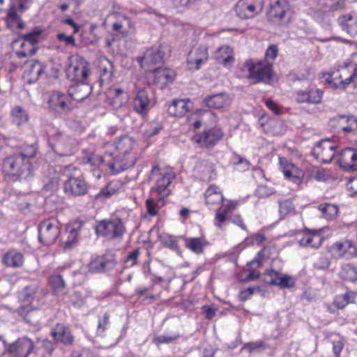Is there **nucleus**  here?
I'll use <instances>...</instances> for the list:
<instances>
[{"instance_id":"obj_1","label":"nucleus","mask_w":357,"mask_h":357,"mask_svg":"<svg viewBox=\"0 0 357 357\" xmlns=\"http://www.w3.org/2000/svg\"><path fill=\"white\" fill-rule=\"evenodd\" d=\"M36 154V148L31 146L28 153L20 152L5 157L1 163V172L13 181H29L34 176Z\"/></svg>"},{"instance_id":"obj_2","label":"nucleus","mask_w":357,"mask_h":357,"mask_svg":"<svg viewBox=\"0 0 357 357\" xmlns=\"http://www.w3.org/2000/svg\"><path fill=\"white\" fill-rule=\"evenodd\" d=\"M174 178L175 174L172 171L154 166L150 174V195L167 197L170 194V184Z\"/></svg>"},{"instance_id":"obj_3","label":"nucleus","mask_w":357,"mask_h":357,"mask_svg":"<svg viewBox=\"0 0 357 357\" xmlns=\"http://www.w3.org/2000/svg\"><path fill=\"white\" fill-rule=\"evenodd\" d=\"M95 231L97 236L108 240H121L126 229L121 219L113 218L97 222Z\"/></svg>"},{"instance_id":"obj_4","label":"nucleus","mask_w":357,"mask_h":357,"mask_svg":"<svg viewBox=\"0 0 357 357\" xmlns=\"http://www.w3.org/2000/svg\"><path fill=\"white\" fill-rule=\"evenodd\" d=\"M243 70L248 73V77L255 83L266 82L272 77V63L250 59L245 62Z\"/></svg>"},{"instance_id":"obj_5","label":"nucleus","mask_w":357,"mask_h":357,"mask_svg":"<svg viewBox=\"0 0 357 357\" xmlns=\"http://www.w3.org/2000/svg\"><path fill=\"white\" fill-rule=\"evenodd\" d=\"M90 74L89 62L82 56L75 54L69 57L66 75L69 79L84 81Z\"/></svg>"},{"instance_id":"obj_6","label":"nucleus","mask_w":357,"mask_h":357,"mask_svg":"<svg viewBox=\"0 0 357 357\" xmlns=\"http://www.w3.org/2000/svg\"><path fill=\"white\" fill-rule=\"evenodd\" d=\"M77 169L75 166L66 165L63 169V172L68 177L64 183V191L66 194L73 196L82 195L86 192V182L79 177H75Z\"/></svg>"},{"instance_id":"obj_7","label":"nucleus","mask_w":357,"mask_h":357,"mask_svg":"<svg viewBox=\"0 0 357 357\" xmlns=\"http://www.w3.org/2000/svg\"><path fill=\"white\" fill-rule=\"evenodd\" d=\"M38 238L45 245L53 244L60 234V226L55 219H47L38 225Z\"/></svg>"},{"instance_id":"obj_8","label":"nucleus","mask_w":357,"mask_h":357,"mask_svg":"<svg viewBox=\"0 0 357 357\" xmlns=\"http://www.w3.org/2000/svg\"><path fill=\"white\" fill-rule=\"evenodd\" d=\"M324 91L314 86L295 90L293 100L300 104L317 105L321 102Z\"/></svg>"},{"instance_id":"obj_9","label":"nucleus","mask_w":357,"mask_h":357,"mask_svg":"<svg viewBox=\"0 0 357 357\" xmlns=\"http://www.w3.org/2000/svg\"><path fill=\"white\" fill-rule=\"evenodd\" d=\"M264 8V0H238L236 4V15L242 19L252 18Z\"/></svg>"},{"instance_id":"obj_10","label":"nucleus","mask_w":357,"mask_h":357,"mask_svg":"<svg viewBox=\"0 0 357 357\" xmlns=\"http://www.w3.org/2000/svg\"><path fill=\"white\" fill-rule=\"evenodd\" d=\"M288 10L289 3L287 0H271L268 20L274 24L282 25L284 23L285 13Z\"/></svg>"},{"instance_id":"obj_11","label":"nucleus","mask_w":357,"mask_h":357,"mask_svg":"<svg viewBox=\"0 0 357 357\" xmlns=\"http://www.w3.org/2000/svg\"><path fill=\"white\" fill-rule=\"evenodd\" d=\"M326 82L334 89L344 90L351 84L349 75L346 66L326 75Z\"/></svg>"},{"instance_id":"obj_12","label":"nucleus","mask_w":357,"mask_h":357,"mask_svg":"<svg viewBox=\"0 0 357 357\" xmlns=\"http://www.w3.org/2000/svg\"><path fill=\"white\" fill-rule=\"evenodd\" d=\"M222 137L223 132L220 128H213L195 135L192 140L202 147L210 148L214 146Z\"/></svg>"},{"instance_id":"obj_13","label":"nucleus","mask_w":357,"mask_h":357,"mask_svg":"<svg viewBox=\"0 0 357 357\" xmlns=\"http://www.w3.org/2000/svg\"><path fill=\"white\" fill-rule=\"evenodd\" d=\"M48 142L54 151L60 155H67L71 151V139L59 131L49 136Z\"/></svg>"},{"instance_id":"obj_14","label":"nucleus","mask_w":357,"mask_h":357,"mask_svg":"<svg viewBox=\"0 0 357 357\" xmlns=\"http://www.w3.org/2000/svg\"><path fill=\"white\" fill-rule=\"evenodd\" d=\"M33 348V341L24 336L11 343L8 348V351L13 357H28Z\"/></svg>"},{"instance_id":"obj_15","label":"nucleus","mask_w":357,"mask_h":357,"mask_svg":"<svg viewBox=\"0 0 357 357\" xmlns=\"http://www.w3.org/2000/svg\"><path fill=\"white\" fill-rule=\"evenodd\" d=\"M133 146L132 139L128 136L123 135L120 137L113 144L107 142L105 145V154L112 156L118 153V155H126L130 152Z\"/></svg>"},{"instance_id":"obj_16","label":"nucleus","mask_w":357,"mask_h":357,"mask_svg":"<svg viewBox=\"0 0 357 357\" xmlns=\"http://www.w3.org/2000/svg\"><path fill=\"white\" fill-rule=\"evenodd\" d=\"M208 58V48L206 45H199L194 47L188 53L187 64L192 70H199L201 65L206 63Z\"/></svg>"},{"instance_id":"obj_17","label":"nucleus","mask_w":357,"mask_h":357,"mask_svg":"<svg viewBox=\"0 0 357 357\" xmlns=\"http://www.w3.org/2000/svg\"><path fill=\"white\" fill-rule=\"evenodd\" d=\"M40 36L38 33H29L22 38L14 42V45H19L20 47H27V50H16L15 54L19 58H26L33 55L36 52L35 44L38 42Z\"/></svg>"},{"instance_id":"obj_18","label":"nucleus","mask_w":357,"mask_h":357,"mask_svg":"<svg viewBox=\"0 0 357 357\" xmlns=\"http://www.w3.org/2000/svg\"><path fill=\"white\" fill-rule=\"evenodd\" d=\"M331 252L337 258L351 259L357 256V248L351 241L344 240L333 243L331 247Z\"/></svg>"},{"instance_id":"obj_19","label":"nucleus","mask_w":357,"mask_h":357,"mask_svg":"<svg viewBox=\"0 0 357 357\" xmlns=\"http://www.w3.org/2000/svg\"><path fill=\"white\" fill-rule=\"evenodd\" d=\"M317 159L323 162H330L335 155V146L328 139L320 141L314 148Z\"/></svg>"},{"instance_id":"obj_20","label":"nucleus","mask_w":357,"mask_h":357,"mask_svg":"<svg viewBox=\"0 0 357 357\" xmlns=\"http://www.w3.org/2000/svg\"><path fill=\"white\" fill-rule=\"evenodd\" d=\"M49 109L57 113L68 112L71 109L68 96L59 91H52L47 100Z\"/></svg>"},{"instance_id":"obj_21","label":"nucleus","mask_w":357,"mask_h":357,"mask_svg":"<svg viewBox=\"0 0 357 357\" xmlns=\"http://www.w3.org/2000/svg\"><path fill=\"white\" fill-rule=\"evenodd\" d=\"M215 211V215L213 220L214 225L220 229H222L231 213L237 207L238 202L229 199L227 200L225 204H221Z\"/></svg>"},{"instance_id":"obj_22","label":"nucleus","mask_w":357,"mask_h":357,"mask_svg":"<svg viewBox=\"0 0 357 357\" xmlns=\"http://www.w3.org/2000/svg\"><path fill=\"white\" fill-rule=\"evenodd\" d=\"M132 105L134 111L142 116L149 112L151 107V98L145 89L136 87Z\"/></svg>"},{"instance_id":"obj_23","label":"nucleus","mask_w":357,"mask_h":357,"mask_svg":"<svg viewBox=\"0 0 357 357\" xmlns=\"http://www.w3.org/2000/svg\"><path fill=\"white\" fill-rule=\"evenodd\" d=\"M44 68V64L38 61H29L24 66L23 77L27 83H34L43 76Z\"/></svg>"},{"instance_id":"obj_24","label":"nucleus","mask_w":357,"mask_h":357,"mask_svg":"<svg viewBox=\"0 0 357 357\" xmlns=\"http://www.w3.org/2000/svg\"><path fill=\"white\" fill-rule=\"evenodd\" d=\"M194 174L203 181H210L216 178L213 164L206 160H200L197 162Z\"/></svg>"},{"instance_id":"obj_25","label":"nucleus","mask_w":357,"mask_h":357,"mask_svg":"<svg viewBox=\"0 0 357 357\" xmlns=\"http://www.w3.org/2000/svg\"><path fill=\"white\" fill-rule=\"evenodd\" d=\"M164 54L160 47H153L147 50L141 59V66L146 70L152 71L151 66L162 62Z\"/></svg>"},{"instance_id":"obj_26","label":"nucleus","mask_w":357,"mask_h":357,"mask_svg":"<svg viewBox=\"0 0 357 357\" xmlns=\"http://www.w3.org/2000/svg\"><path fill=\"white\" fill-rule=\"evenodd\" d=\"M280 165L282 173L286 178L299 185L303 181L304 172L302 169L297 167L293 163L288 162L287 160H280Z\"/></svg>"},{"instance_id":"obj_27","label":"nucleus","mask_w":357,"mask_h":357,"mask_svg":"<svg viewBox=\"0 0 357 357\" xmlns=\"http://www.w3.org/2000/svg\"><path fill=\"white\" fill-rule=\"evenodd\" d=\"M340 166L347 171L357 170V149L347 148L342 150L339 158Z\"/></svg>"},{"instance_id":"obj_28","label":"nucleus","mask_w":357,"mask_h":357,"mask_svg":"<svg viewBox=\"0 0 357 357\" xmlns=\"http://www.w3.org/2000/svg\"><path fill=\"white\" fill-rule=\"evenodd\" d=\"M333 122L339 132L349 133L357 130V118L354 116H337L334 118Z\"/></svg>"},{"instance_id":"obj_29","label":"nucleus","mask_w":357,"mask_h":357,"mask_svg":"<svg viewBox=\"0 0 357 357\" xmlns=\"http://www.w3.org/2000/svg\"><path fill=\"white\" fill-rule=\"evenodd\" d=\"M92 86L84 81L72 85L68 89L69 96L75 100L80 102L89 97L92 92Z\"/></svg>"},{"instance_id":"obj_30","label":"nucleus","mask_w":357,"mask_h":357,"mask_svg":"<svg viewBox=\"0 0 357 357\" xmlns=\"http://www.w3.org/2000/svg\"><path fill=\"white\" fill-rule=\"evenodd\" d=\"M203 102L209 108L222 109L230 105L231 98L227 93H220L206 97Z\"/></svg>"},{"instance_id":"obj_31","label":"nucleus","mask_w":357,"mask_h":357,"mask_svg":"<svg viewBox=\"0 0 357 357\" xmlns=\"http://www.w3.org/2000/svg\"><path fill=\"white\" fill-rule=\"evenodd\" d=\"M205 203L209 208L219 206L225 200L224 195L220 188L211 185L204 193Z\"/></svg>"},{"instance_id":"obj_32","label":"nucleus","mask_w":357,"mask_h":357,"mask_svg":"<svg viewBox=\"0 0 357 357\" xmlns=\"http://www.w3.org/2000/svg\"><path fill=\"white\" fill-rule=\"evenodd\" d=\"M193 108V103L189 99L174 100L169 105L167 112L171 116H182Z\"/></svg>"},{"instance_id":"obj_33","label":"nucleus","mask_w":357,"mask_h":357,"mask_svg":"<svg viewBox=\"0 0 357 357\" xmlns=\"http://www.w3.org/2000/svg\"><path fill=\"white\" fill-rule=\"evenodd\" d=\"M213 57L225 67H231L234 62L233 49L229 45H222L213 52Z\"/></svg>"},{"instance_id":"obj_34","label":"nucleus","mask_w":357,"mask_h":357,"mask_svg":"<svg viewBox=\"0 0 357 357\" xmlns=\"http://www.w3.org/2000/svg\"><path fill=\"white\" fill-rule=\"evenodd\" d=\"M324 241V236L319 231H306L299 240V245L307 248H318Z\"/></svg>"},{"instance_id":"obj_35","label":"nucleus","mask_w":357,"mask_h":357,"mask_svg":"<svg viewBox=\"0 0 357 357\" xmlns=\"http://www.w3.org/2000/svg\"><path fill=\"white\" fill-rule=\"evenodd\" d=\"M270 277L269 283L282 288H290L294 286L295 279L287 274L271 270L267 273Z\"/></svg>"},{"instance_id":"obj_36","label":"nucleus","mask_w":357,"mask_h":357,"mask_svg":"<svg viewBox=\"0 0 357 357\" xmlns=\"http://www.w3.org/2000/svg\"><path fill=\"white\" fill-rule=\"evenodd\" d=\"M51 335L55 341L63 344H70L74 340L70 328L62 324H56L52 329Z\"/></svg>"},{"instance_id":"obj_37","label":"nucleus","mask_w":357,"mask_h":357,"mask_svg":"<svg viewBox=\"0 0 357 357\" xmlns=\"http://www.w3.org/2000/svg\"><path fill=\"white\" fill-rule=\"evenodd\" d=\"M114 265L112 259L102 256L93 259L89 264L88 268L89 272L96 273L110 270L114 267Z\"/></svg>"},{"instance_id":"obj_38","label":"nucleus","mask_w":357,"mask_h":357,"mask_svg":"<svg viewBox=\"0 0 357 357\" xmlns=\"http://www.w3.org/2000/svg\"><path fill=\"white\" fill-rule=\"evenodd\" d=\"M337 22L342 29L351 36L357 35V17L351 14H345L340 16Z\"/></svg>"},{"instance_id":"obj_39","label":"nucleus","mask_w":357,"mask_h":357,"mask_svg":"<svg viewBox=\"0 0 357 357\" xmlns=\"http://www.w3.org/2000/svg\"><path fill=\"white\" fill-rule=\"evenodd\" d=\"M29 116L27 111L20 105H15L10 109V121L17 127L26 124L29 122Z\"/></svg>"},{"instance_id":"obj_40","label":"nucleus","mask_w":357,"mask_h":357,"mask_svg":"<svg viewBox=\"0 0 357 357\" xmlns=\"http://www.w3.org/2000/svg\"><path fill=\"white\" fill-rule=\"evenodd\" d=\"M153 72V80L156 84L162 85L171 83L175 78V73L173 70L166 68H155Z\"/></svg>"},{"instance_id":"obj_41","label":"nucleus","mask_w":357,"mask_h":357,"mask_svg":"<svg viewBox=\"0 0 357 357\" xmlns=\"http://www.w3.org/2000/svg\"><path fill=\"white\" fill-rule=\"evenodd\" d=\"M59 180V171L52 167H50L43 178L44 188L48 191L54 190L58 187Z\"/></svg>"},{"instance_id":"obj_42","label":"nucleus","mask_w":357,"mask_h":357,"mask_svg":"<svg viewBox=\"0 0 357 357\" xmlns=\"http://www.w3.org/2000/svg\"><path fill=\"white\" fill-rule=\"evenodd\" d=\"M111 15L115 16V17H119L118 21L115 22L112 24V29L115 31H117L122 35L125 36L128 33V30L124 29V27L130 28L132 26V21L130 18L127 17L125 15H120L118 12L114 10Z\"/></svg>"},{"instance_id":"obj_43","label":"nucleus","mask_w":357,"mask_h":357,"mask_svg":"<svg viewBox=\"0 0 357 357\" xmlns=\"http://www.w3.org/2000/svg\"><path fill=\"white\" fill-rule=\"evenodd\" d=\"M121 155H116L113 162L108 163V167L112 174H117L134 164L133 160L128 158L121 159Z\"/></svg>"},{"instance_id":"obj_44","label":"nucleus","mask_w":357,"mask_h":357,"mask_svg":"<svg viewBox=\"0 0 357 357\" xmlns=\"http://www.w3.org/2000/svg\"><path fill=\"white\" fill-rule=\"evenodd\" d=\"M6 22L7 26L13 31L24 28V23L13 6L8 9L6 17Z\"/></svg>"},{"instance_id":"obj_45","label":"nucleus","mask_w":357,"mask_h":357,"mask_svg":"<svg viewBox=\"0 0 357 357\" xmlns=\"http://www.w3.org/2000/svg\"><path fill=\"white\" fill-rule=\"evenodd\" d=\"M3 261L8 266L19 267L23 264L24 257L21 252L11 250L4 255Z\"/></svg>"},{"instance_id":"obj_46","label":"nucleus","mask_w":357,"mask_h":357,"mask_svg":"<svg viewBox=\"0 0 357 357\" xmlns=\"http://www.w3.org/2000/svg\"><path fill=\"white\" fill-rule=\"evenodd\" d=\"M357 294L352 291H347L345 294H338L334 298V305L337 309H343L349 303L355 302Z\"/></svg>"},{"instance_id":"obj_47","label":"nucleus","mask_w":357,"mask_h":357,"mask_svg":"<svg viewBox=\"0 0 357 357\" xmlns=\"http://www.w3.org/2000/svg\"><path fill=\"white\" fill-rule=\"evenodd\" d=\"M317 6L324 12L336 11L344 8L342 0H317Z\"/></svg>"},{"instance_id":"obj_48","label":"nucleus","mask_w":357,"mask_h":357,"mask_svg":"<svg viewBox=\"0 0 357 357\" xmlns=\"http://www.w3.org/2000/svg\"><path fill=\"white\" fill-rule=\"evenodd\" d=\"M163 197L150 195V197L146 201L147 212L149 215H156L159 209L163 206Z\"/></svg>"},{"instance_id":"obj_49","label":"nucleus","mask_w":357,"mask_h":357,"mask_svg":"<svg viewBox=\"0 0 357 357\" xmlns=\"http://www.w3.org/2000/svg\"><path fill=\"white\" fill-rule=\"evenodd\" d=\"M339 276L342 280L354 282L357 280V266L351 264H345L341 266Z\"/></svg>"},{"instance_id":"obj_50","label":"nucleus","mask_w":357,"mask_h":357,"mask_svg":"<svg viewBox=\"0 0 357 357\" xmlns=\"http://www.w3.org/2000/svg\"><path fill=\"white\" fill-rule=\"evenodd\" d=\"M185 246L196 254L203 252L206 241L203 238H185Z\"/></svg>"},{"instance_id":"obj_51","label":"nucleus","mask_w":357,"mask_h":357,"mask_svg":"<svg viewBox=\"0 0 357 357\" xmlns=\"http://www.w3.org/2000/svg\"><path fill=\"white\" fill-rule=\"evenodd\" d=\"M48 282L56 294H65L66 293V283L60 275L50 276Z\"/></svg>"},{"instance_id":"obj_52","label":"nucleus","mask_w":357,"mask_h":357,"mask_svg":"<svg viewBox=\"0 0 357 357\" xmlns=\"http://www.w3.org/2000/svg\"><path fill=\"white\" fill-rule=\"evenodd\" d=\"M110 93L114 96L112 105L114 108L122 107L128 102V94L119 88L112 89Z\"/></svg>"},{"instance_id":"obj_53","label":"nucleus","mask_w":357,"mask_h":357,"mask_svg":"<svg viewBox=\"0 0 357 357\" xmlns=\"http://www.w3.org/2000/svg\"><path fill=\"white\" fill-rule=\"evenodd\" d=\"M294 201V198H289L279 202V213L281 216L296 213Z\"/></svg>"},{"instance_id":"obj_54","label":"nucleus","mask_w":357,"mask_h":357,"mask_svg":"<svg viewBox=\"0 0 357 357\" xmlns=\"http://www.w3.org/2000/svg\"><path fill=\"white\" fill-rule=\"evenodd\" d=\"M318 208L323 217L327 220L334 218L338 213L337 206L329 203L321 204L319 206Z\"/></svg>"},{"instance_id":"obj_55","label":"nucleus","mask_w":357,"mask_h":357,"mask_svg":"<svg viewBox=\"0 0 357 357\" xmlns=\"http://www.w3.org/2000/svg\"><path fill=\"white\" fill-rule=\"evenodd\" d=\"M180 337L181 335L178 332L174 333H166L154 337L153 339V342L155 344L173 343Z\"/></svg>"},{"instance_id":"obj_56","label":"nucleus","mask_w":357,"mask_h":357,"mask_svg":"<svg viewBox=\"0 0 357 357\" xmlns=\"http://www.w3.org/2000/svg\"><path fill=\"white\" fill-rule=\"evenodd\" d=\"M161 242L164 246L174 251L178 250V238L177 236L168 234H164L161 237Z\"/></svg>"},{"instance_id":"obj_57","label":"nucleus","mask_w":357,"mask_h":357,"mask_svg":"<svg viewBox=\"0 0 357 357\" xmlns=\"http://www.w3.org/2000/svg\"><path fill=\"white\" fill-rule=\"evenodd\" d=\"M67 233H68V236H67V239L65 242L66 246L71 247L74 244H75L78 241L79 228L78 227L75 228V227L68 226L67 227Z\"/></svg>"},{"instance_id":"obj_58","label":"nucleus","mask_w":357,"mask_h":357,"mask_svg":"<svg viewBox=\"0 0 357 357\" xmlns=\"http://www.w3.org/2000/svg\"><path fill=\"white\" fill-rule=\"evenodd\" d=\"M44 71L43 75L50 81L56 79L59 77V70L52 65H44Z\"/></svg>"},{"instance_id":"obj_59","label":"nucleus","mask_w":357,"mask_h":357,"mask_svg":"<svg viewBox=\"0 0 357 357\" xmlns=\"http://www.w3.org/2000/svg\"><path fill=\"white\" fill-rule=\"evenodd\" d=\"M38 290V287L36 284H31L26 287L22 291L23 299L27 302H31Z\"/></svg>"},{"instance_id":"obj_60","label":"nucleus","mask_w":357,"mask_h":357,"mask_svg":"<svg viewBox=\"0 0 357 357\" xmlns=\"http://www.w3.org/2000/svg\"><path fill=\"white\" fill-rule=\"evenodd\" d=\"M160 129L161 127L160 125L155 123H151L146 126V128L144 131V135L146 137H151L158 134Z\"/></svg>"},{"instance_id":"obj_61","label":"nucleus","mask_w":357,"mask_h":357,"mask_svg":"<svg viewBox=\"0 0 357 357\" xmlns=\"http://www.w3.org/2000/svg\"><path fill=\"white\" fill-rule=\"evenodd\" d=\"M256 192L260 197H266L273 195L275 190L271 186L264 184L259 185Z\"/></svg>"},{"instance_id":"obj_62","label":"nucleus","mask_w":357,"mask_h":357,"mask_svg":"<svg viewBox=\"0 0 357 357\" xmlns=\"http://www.w3.org/2000/svg\"><path fill=\"white\" fill-rule=\"evenodd\" d=\"M85 162L90 164L91 166H98L103 162L102 156L95 154L93 153H89L84 158Z\"/></svg>"},{"instance_id":"obj_63","label":"nucleus","mask_w":357,"mask_h":357,"mask_svg":"<svg viewBox=\"0 0 357 357\" xmlns=\"http://www.w3.org/2000/svg\"><path fill=\"white\" fill-rule=\"evenodd\" d=\"M278 53V49L275 45H271L265 52V60L264 61L271 62L275 60Z\"/></svg>"},{"instance_id":"obj_64","label":"nucleus","mask_w":357,"mask_h":357,"mask_svg":"<svg viewBox=\"0 0 357 357\" xmlns=\"http://www.w3.org/2000/svg\"><path fill=\"white\" fill-rule=\"evenodd\" d=\"M227 220H230L232 223L239 227L241 229L246 231H248L247 227L245 224L243 222V220L239 213H235L233 214L232 215H230L228 218Z\"/></svg>"}]
</instances>
